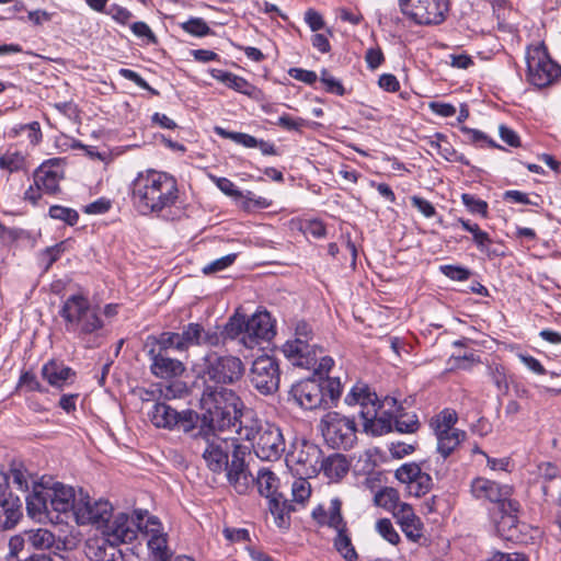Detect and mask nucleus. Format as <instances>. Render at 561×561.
<instances>
[{"instance_id":"7c9ffc66","label":"nucleus","mask_w":561,"mask_h":561,"mask_svg":"<svg viewBox=\"0 0 561 561\" xmlns=\"http://www.w3.org/2000/svg\"><path fill=\"white\" fill-rule=\"evenodd\" d=\"M350 466L346 456L336 453L320 461L319 472L322 471L328 479L337 482L347 474Z\"/></svg>"},{"instance_id":"2eb2a0df","label":"nucleus","mask_w":561,"mask_h":561,"mask_svg":"<svg viewBox=\"0 0 561 561\" xmlns=\"http://www.w3.org/2000/svg\"><path fill=\"white\" fill-rule=\"evenodd\" d=\"M148 415L156 427L168 430L179 428L185 433L193 431L199 420L197 412L193 410L179 412L162 401L156 402Z\"/></svg>"},{"instance_id":"c85d7f7f","label":"nucleus","mask_w":561,"mask_h":561,"mask_svg":"<svg viewBox=\"0 0 561 561\" xmlns=\"http://www.w3.org/2000/svg\"><path fill=\"white\" fill-rule=\"evenodd\" d=\"M23 517V504L19 496L9 493L0 503V528L3 530L14 528Z\"/></svg>"},{"instance_id":"cd10ccee","label":"nucleus","mask_w":561,"mask_h":561,"mask_svg":"<svg viewBox=\"0 0 561 561\" xmlns=\"http://www.w3.org/2000/svg\"><path fill=\"white\" fill-rule=\"evenodd\" d=\"M25 504L27 515L32 518L49 514V488L34 482L32 492L25 499Z\"/></svg>"},{"instance_id":"dca6fc26","label":"nucleus","mask_w":561,"mask_h":561,"mask_svg":"<svg viewBox=\"0 0 561 561\" xmlns=\"http://www.w3.org/2000/svg\"><path fill=\"white\" fill-rule=\"evenodd\" d=\"M322 450L309 440L302 439L293 445V450L287 455L286 461L293 466L296 473L307 478L319 472Z\"/></svg>"},{"instance_id":"423d86ee","label":"nucleus","mask_w":561,"mask_h":561,"mask_svg":"<svg viewBox=\"0 0 561 561\" xmlns=\"http://www.w3.org/2000/svg\"><path fill=\"white\" fill-rule=\"evenodd\" d=\"M196 378L203 385L229 387L240 382L245 374V365L239 356L208 351L194 368Z\"/></svg>"},{"instance_id":"4468645a","label":"nucleus","mask_w":561,"mask_h":561,"mask_svg":"<svg viewBox=\"0 0 561 561\" xmlns=\"http://www.w3.org/2000/svg\"><path fill=\"white\" fill-rule=\"evenodd\" d=\"M251 386L262 396H271L279 388L280 369L278 360L268 355L256 357L249 373Z\"/></svg>"},{"instance_id":"aec40b11","label":"nucleus","mask_w":561,"mask_h":561,"mask_svg":"<svg viewBox=\"0 0 561 561\" xmlns=\"http://www.w3.org/2000/svg\"><path fill=\"white\" fill-rule=\"evenodd\" d=\"M202 324L190 322L182 328V332L164 331L158 336L163 345H170L179 353H185L193 346H202Z\"/></svg>"},{"instance_id":"052dcab7","label":"nucleus","mask_w":561,"mask_h":561,"mask_svg":"<svg viewBox=\"0 0 561 561\" xmlns=\"http://www.w3.org/2000/svg\"><path fill=\"white\" fill-rule=\"evenodd\" d=\"M438 153L447 161L470 165L469 160L462 153L457 152L447 139L443 146L438 145Z\"/></svg>"},{"instance_id":"473e14b6","label":"nucleus","mask_w":561,"mask_h":561,"mask_svg":"<svg viewBox=\"0 0 561 561\" xmlns=\"http://www.w3.org/2000/svg\"><path fill=\"white\" fill-rule=\"evenodd\" d=\"M268 511L279 528H287L290 525V513L295 507L283 493H279L268 500Z\"/></svg>"},{"instance_id":"f3484780","label":"nucleus","mask_w":561,"mask_h":561,"mask_svg":"<svg viewBox=\"0 0 561 561\" xmlns=\"http://www.w3.org/2000/svg\"><path fill=\"white\" fill-rule=\"evenodd\" d=\"M113 516V506L108 501H93L81 489L78 492L77 510L75 517L79 525H94L101 528Z\"/></svg>"},{"instance_id":"1a4fd4ad","label":"nucleus","mask_w":561,"mask_h":561,"mask_svg":"<svg viewBox=\"0 0 561 561\" xmlns=\"http://www.w3.org/2000/svg\"><path fill=\"white\" fill-rule=\"evenodd\" d=\"M282 352L294 366L312 369L316 375H328L334 366L333 358L324 355L319 344H304L301 341L296 344L284 343Z\"/></svg>"},{"instance_id":"09e8293b","label":"nucleus","mask_w":561,"mask_h":561,"mask_svg":"<svg viewBox=\"0 0 561 561\" xmlns=\"http://www.w3.org/2000/svg\"><path fill=\"white\" fill-rule=\"evenodd\" d=\"M180 26L186 33L197 37H203L213 33L211 28L202 18H191L188 21L181 23Z\"/></svg>"},{"instance_id":"8fccbe9b","label":"nucleus","mask_w":561,"mask_h":561,"mask_svg":"<svg viewBox=\"0 0 561 561\" xmlns=\"http://www.w3.org/2000/svg\"><path fill=\"white\" fill-rule=\"evenodd\" d=\"M24 156L19 151H8L0 156V169L9 172H16L21 170L24 167Z\"/></svg>"},{"instance_id":"a211bd4d","label":"nucleus","mask_w":561,"mask_h":561,"mask_svg":"<svg viewBox=\"0 0 561 561\" xmlns=\"http://www.w3.org/2000/svg\"><path fill=\"white\" fill-rule=\"evenodd\" d=\"M470 490L474 499L496 504L497 510L506 502L514 500L512 499L513 488L511 485L500 484L482 477L472 480Z\"/></svg>"},{"instance_id":"3c124183","label":"nucleus","mask_w":561,"mask_h":561,"mask_svg":"<svg viewBox=\"0 0 561 561\" xmlns=\"http://www.w3.org/2000/svg\"><path fill=\"white\" fill-rule=\"evenodd\" d=\"M65 249V241H61L53 247L46 248L41 252L39 260L45 271H48L49 267L59 260Z\"/></svg>"},{"instance_id":"5fc2aeb1","label":"nucleus","mask_w":561,"mask_h":561,"mask_svg":"<svg viewBox=\"0 0 561 561\" xmlns=\"http://www.w3.org/2000/svg\"><path fill=\"white\" fill-rule=\"evenodd\" d=\"M461 201L471 214H479L484 218L488 216V203L485 201L468 193L461 195Z\"/></svg>"},{"instance_id":"69168bd1","label":"nucleus","mask_w":561,"mask_h":561,"mask_svg":"<svg viewBox=\"0 0 561 561\" xmlns=\"http://www.w3.org/2000/svg\"><path fill=\"white\" fill-rule=\"evenodd\" d=\"M202 345H207L210 347H217L225 343L226 336L224 333V330L221 332H218L216 330H208L206 331L205 328L202 325Z\"/></svg>"},{"instance_id":"393cba45","label":"nucleus","mask_w":561,"mask_h":561,"mask_svg":"<svg viewBox=\"0 0 561 561\" xmlns=\"http://www.w3.org/2000/svg\"><path fill=\"white\" fill-rule=\"evenodd\" d=\"M186 392V385L175 380L170 383H153L149 389H139V397L144 402H161V399L172 400L182 398Z\"/></svg>"},{"instance_id":"bb28decb","label":"nucleus","mask_w":561,"mask_h":561,"mask_svg":"<svg viewBox=\"0 0 561 561\" xmlns=\"http://www.w3.org/2000/svg\"><path fill=\"white\" fill-rule=\"evenodd\" d=\"M76 371L66 366L62 362L50 359L42 367V376L47 382L58 389L72 383L76 378Z\"/></svg>"},{"instance_id":"7ed1b4c3","label":"nucleus","mask_w":561,"mask_h":561,"mask_svg":"<svg viewBox=\"0 0 561 561\" xmlns=\"http://www.w3.org/2000/svg\"><path fill=\"white\" fill-rule=\"evenodd\" d=\"M199 403L213 431L239 427L241 415L248 410L234 390L219 385H203Z\"/></svg>"},{"instance_id":"bf43d9fd","label":"nucleus","mask_w":561,"mask_h":561,"mask_svg":"<svg viewBox=\"0 0 561 561\" xmlns=\"http://www.w3.org/2000/svg\"><path fill=\"white\" fill-rule=\"evenodd\" d=\"M460 130L466 136V139L472 144L486 142L491 148L503 149L502 146L497 145L493 139H490L484 133L478 129L462 126Z\"/></svg>"},{"instance_id":"338daca9","label":"nucleus","mask_w":561,"mask_h":561,"mask_svg":"<svg viewBox=\"0 0 561 561\" xmlns=\"http://www.w3.org/2000/svg\"><path fill=\"white\" fill-rule=\"evenodd\" d=\"M276 125L286 130L301 131L304 127L308 126V122L301 117L293 118L290 115L284 114L278 118Z\"/></svg>"},{"instance_id":"ddd939ff","label":"nucleus","mask_w":561,"mask_h":561,"mask_svg":"<svg viewBox=\"0 0 561 561\" xmlns=\"http://www.w3.org/2000/svg\"><path fill=\"white\" fill-rule=\"evenodd\" d=\"M321 424L322 434L333 448L350 449L354 446L357 439L354 419L333 411L322 417Z\"/></svg>"},{"instance_id":"0eeeda50","label":"nucleus","mask_w":561,"mask_h":561,"mask_svg":"<svg viewBox=\"0 0 561 561\" xmlns=\"http://www.w3.org/2000/svg\"><path fill=\"white\" fill-rule=\"evenodd\" d=\"M348 405L359 404V415L363 420L364 432L373 436H381L393 430V415L388 411L380 412L377 394L367 385L357 383L345 397Z\"/></svg>"},{"instance_id":"b1692460","label":"nucleus","mask_w":561,"mask_h":561,"mask_svg":"<svg viewBox=\"0 0 561 561\" xmlns=\"http://www.w3.org/2000/svg\"><path fill=\"white\" fill-rule=\"evenodd\" d=\"M59 160L50 159L44 162L34 173V184L43 188V192L54 195L59 192V182L62 173L59 170Z\"/></svg>"},{"instance_id":"6e6552de","label":"nucleus","mask_w":561,"mask_h":561,"mask_svg":"<svg viewBox=\"0 0 561 561\" xmlns=\"http://www.w3.org/2000/svg\"><path fill=\"white\" fill-rule=\"evenodd\" d=\"M60 317L65 320L66 330L84 339L96 334L103 329L104 322L100 316V308L92 306L82 294L69 296L61 306Z\"/></svg>"},{"instance_id":"0e129e2a","label":"nucleus","mask_w":561,"mask_h":561,"mask_svg":"<svg viewBox=\"0 0 561 561\" xmlns=\"http://www.w3.org/2000/svg\"><path fill=\"white\" fill-rule=\"evenodd\" d=\"M11 477L13 479V483L22 491L28 490V479L26 470L24 469L22 463H12L10 469Z\"/></svg>"},{"instance_id":"a19ab883","label":"nucleus","mask_w":561,"mask_h":561,"mask_svg":"<svg viewBox=\"0 0 561 561\" xmlns=\"http://www.w3.org/2000/svg\"><path fill=\"white\" fill-rule=\"evenodd\" d=\"M374 503L393 514L403 502H400L399 493L396 489L383 488L375 494Z\"/></svg>"},{"instance_id":"5701e85b","label":"nucleus","mask_w":561,"mask_h":561,"mask_svg":"<svg viewBox=\"0 0 561 561\" xmlns=\"http://www.w3.org/2000/svg\"><path fill=\"white\" fill-rule=\"evenodd\" d=\"M497 512L500 514V518L494 519L496 533L504 539H511L519 523V514L522 512L520 503L514 499L513 501L503 504Z\"/></svg>"},{"instance_id":"13d9d810","label":"nucleus","mask_w":561,"mask_h":561,"mask_svg":"<svg viewBox=\"0 0 561 561\" xmlns=\"http://www.w3.org/2000/svg\"><path fill=\"white\" fill-rule=\"evenodd\" d=\"M439 271L446 277L458 282L469 279L472 274L471 271L467 267L451 264L440 265Z\"/></svg>"},{"instance_id":"e2e57ef3","label":"nucleus","mask_w":561,"mask_h":561,"mask_svg":"<svg viewBox=\"0 0 561 561\" xmlns=\"http://www.w3.org/2000/svg\"><path fill=\"white\" fill-rule=\"evenodd\" d=\"M236 259H237L236 253H231V254L225 255L220 259H217V260L213 261L211 263L207 264L206 266H204L203 273L208 275L211 273L220 272V271L229 267L230 265H232L233 262L236 261Z\"/></svg>"},{"instance_id":"20e7f679","label":"nucleus","mask_w":561,"mask_h":561,"mask_svg":"<svg viewBox=\"0 0 561 561\" xmlns=\"http://www.w3.org/2000/svg\"><path fill=\"white\" fill-rule=\"evenodd\" d=\"M236 432L240 439L251 443L254 454L261 460H278L286 449L280 428L257 417L253 410H247L241 415Z\"/></svg>"},{"instance_id":"79ce46f5","label":"nucleus","mask_w":561,"mask_h":561,"mask_svg":"<svg viewBox=\"0 0 561 561\" xmlns=\"http://www.w3.org/2000/svg\"><path fill=\"white\" fill-rule=\"evenodd\" d=\"M458 420L457 413L454 410L445 409L434 416L431 421V427L434 433L446 434L449 431H455L454 425Z\"/></svg>"},{"instance_id":"ea45409f","label":"nucleus","mask_w":561,"mask_h":561,"mask_svg":"<svg viewBox=\"0 0 561 561\" xmlns=\"http://www.w3.org/2000/svg\"><path fill=\"white\" fill-rule=\"evenodd\" d=\"M333 546L344 560L356 561L358 559V554L352 543L350 529L336 534L333 539Z\"/></svg>"},{"instance_id":"72a5a7b5","label":"nucleus","mask_w":561,"mask_h":561,"mask_svg":"<svg viewBox=\"0 0 561 561\" xmlns=\"http://www.w3.org/2000/svg\"><path fill=\"white\" fill-rule=\"evenodd\" d=\"M253 479L250 489L256 484L259 493L270 500L273 495L279 494L278 491V478L274 472L268 469H261L257 477Z\"/></svg>"},{"instance_id":"2f4dec72","label":"nucleus","mask_w":561,"mask_h":561,"mask_svg":"<svg viewBox=\"0 0 561 561\" xmlns=\"http://www.w3.org/2000/svg\"><path fill=\"white\" fill-rule=\"evenodd\" d=\"M85 554L90 561H123L118 546L102 539L87 545Z\"/></svg>"},{"instance_id":"f257e3e1","label":"nucleus","mask_w":561,"mask_h":561,"mask_svg":"<svg viewBox=\"0 0 561 561\" xmlns=\"http://www.w3.org/2000/svg\"><path fill=\"white\" fill-rule=\"evenodd\" d=\"M199 435L205 440L203 458L207 468L214 473H226L230 485L239 494H247L253 482L245 456L249 447L239 443L238 438H224L216 434Z\"/></svg>"},{"instance_id":"39448f33","label":"nucleus","mask_w":561,"mask_h":561,"mask_svg":"<svg viewBox=\"0 0 561 561\" xmlns=\"http://www.w3.org/2000/svg\"><path fill=\"white\" fill-rule=\"evenodd\" d=\"M342 393L339 378L316 375L291 386L289 398L306 410L330 409L336 405Z\"/></svg>"},{"instance_id":"4d7b16f0","label":"nucleus","mask_w":561,"mask_h":561,"mask_svg":"<svg viewBox=\"0 0 561 561\" xmlns=\"http://www.w3.org/2000/svg\"><path fill=\"white\" fill-rule=\"evenodd\" d=\"M433 486V480L432 477L423 472L421 470L420 474H417V478H415L414 482L411 484L410 492L413 493L415 496L420 497L422 495H425L431 491Z\"/></svg>"},{"instance_id":"37998d69","label":"nucleus","mask_w":561,"mask_h":561,"mask_svg":"<svg viewBox=\"0 0 561 561\" xmlns=\"http://www.w3.org/2000/svg\"><path fill=\"white\" fill-rule=\"evenodd\" d=\"M301 341L304 344H318L316 332L312 325L306 320H298L294 324V337L287 340L285 343H293Z\"/></svg>"},{"instance_id":"412c9836","label":"nucleus","mask_w":561,"mask_h":561,"mask_svg":"<svg viewBox=\"0 0 561 561\" xmlns=\"http://www.w3.org/2000/svg\"><path fill=\"white\" fill-rule=\"evenodd\" d=\"M134 520L125 513H118L101 526L103 539L119 546L121 543L131 542L137 537V529L134 527Z\"/></svg>"},{"instance_id":"4be33fe9","label":"nucleus","mask_w":561,"mask_h":561,"mask_svg":"<svg viewBox=\"0 0 561 561\" xmlns=\"http://www.w3.org/2000/svg\"><path fill=\"white\" fill-rule=\"evenodd\" d=\"M311 516L318 526L332 528L336 534L348 529L347 522L342 514V501L339 497H333L330 501L328 510H325L323 505H318L312 511Z\"/></svg>"},{"instance_id":"de8ad7c7","label":"nucleus","mask_w":561,"mask_h":561,"mask_svg":"<svg viewBox=\"0 0 561 561\" xmlns=\"http://www.w3.org/2000/svg\"><path fill=\"white\" fill-rule=\"evenodd\" d=\"M226 339H236L240 334H247V318L240 314H233L224 327Z\"/></svg>"},{"instance_id":"49530a36","label":"nucleus","mask_w":561,"mask_h":561,"mask_svg":"<svg viewBox=\"0 0 561 561\" xmlns=\"http://www.w3.org/2000/svg\"><path fill=\"white\" fill-rule=\"evenodd\" d=\"M49 217L64 221L69 226H75L79 220V214L76 209L61 205H53L48 210Z\"/></svg>"},{"instance_id":"4c0bfd02","label":"nucleus","mask_w":561,"mask_h":561,"mask_svg":"<svg viewBox=\"0 0 561 561\" xmlns=\"http://www.w3.org/2000/svg\"><path fill=\"white\" fill-rule=\"evenodd\" d=\"M0 240L4 245L19 247L23 243L31 242L32 238L30 232L24 229L7 227L0 224Z\"/></svg>"},{"instance_id":"c03bdc74","label":"nucleus","mask_w":561,"mask_h":561,"mask_svg":"<svg viewBox=\"0 0 561 561\" xmlns=\"http://www.w3.org/2000/svg\"><path fill=\"white\" fill-rule=\"evenodd\" d=\"M148 548L159 561H167L172 557L168 549L167 536L163 534L152 535L148 540Z\"/></svg>"},{"instance_id":"f704fd0d","label":"nucleus","mask_w":561,"mask_h":561,"mask_svg":"<svg viewBox=\"0 0 561 561\" xmlns=\"http://www.w3.org/2000/svg\"><path fill=\"white\" fill-rule=\"evenodd\" d=\"M437 451L444 459L449 457L460 443L466 438V432L461 430L449 431L446 434L436 433Z\"/></svg>"},{"instance_id":"9d476101","label":"nucleus","mask_w":561,"mask_h":561,"mask_svg":"<svg viewBox=\"0 0 561 561\" xmlns=\"http://www.w3.org/2000/svg\"><path fill=\"white\" fill-rule=\"evenodd\" d=\"M145 347L150 359V373L160 379H175L181 377L186 367L180 359L170 356V345H163L159 336L149 335Z\"/></svg>"},{"instance_id":"680f3d73","label":"nucleus","mask_w":561,"mask_h":561,"mask_svg":"<svg viewBox=\"0 0 561 561\" xmlns=\"http://www.w3.org/2000/svg\"><path fill=\"white\" fill-rule=\"evenodd\" d=\"M320 80L325 85V91L328 93H333L340 96L345 94L346 91L342 82L332 77L327 69L321 70Z\"/></svg>"},{"instance_id":"c9c22d12","label":"nucleus","mask_w":561,"mask_h":561,"mask_svg":"<svg viewBox=\"0 0 561 561\" xmlns=\"http://www.w3.org/2000/svg\"><path fill=\"white\" fill-rule=\"evenodd\" d=\"M210 73L213 78L222 82L228 88L247 95L251 94L253 87L247 79L220 69H213Z\"/></svg>"},{"instance_id":"f8f14e48","label":"nucleus","mask_w":561,"mask_h":561,"mask_svg":"<svg viewBox=\"0 0 561 561\" xmlns=\"http://www.w3.org/2000/svg\"><path fill=\"white\" fill-rule=\"evenodd\" d=\"M527 79L538 88H546L561 77V66L553 61L543 46L528 49Z\"/></svg>"},{"instance_id":"c756f323","label":"nucleus","mask_w":561,"mask_h":561,"mask_svg":"<svg viewBox=\"0 0 561 561\" xmlns=\"http://www.w3.org/2000/svg\"><path fill=\"white\" fill-rule=\"evenodd\" d=\"M393 517L401 526V530L404 535L416 541L422 536L421 520L415 515L412 506L408 503H402L400 507L393 513Z\"/></svg>"},{"instance_id":"6ab92c4d","label":"nucleus","mask_w":561,"mask_h":561,"mask_svg":"<svg viewBox=\"0 0 561 561\" xmlns=\"http://www.w3.org/2000/svg\"><path fill=\"white\" fill-rule=\"evenodd\" d=\"M276 334L272 317L267 311H260L247 319V334L241 342L248 348H253L261 341H270Z\"/></svg>"},{"instance_id":"e433bc0d","label":"nucleus","mask_w":561,"mask_h":561,"mask_svg":"<svg viewBox=\"0 0 561 561\" xmlns=\"http://www.w3.org/2000/svg\"><path fill=\"white\" fill-rule=\"evenodd\" d=\"M393 426L399 433L413 434L419 431L421 423L415 413L405 412L402 407H399L393 415Z\"/></svg>"},{"instance_id":"9b49d317","label":"nucleus","mask_w":561,"mask_h":561,"mask_svg":"<svg viewBox=\"0 0 561 561\" xmlns=\"http://www.w3.org/2000/svg\"><path fill=\"white\" fill-rule=\"evenodd\" d=\"M401 13L416 25H439L449 11V0H399Z\"/></svg>"},{"instance_id":"a878e982","label":"nucleus","mask_w":561,"mask_h":561,"mask_svg":"<svg viewBox=\"0 0 561 561\" xmlns=\"http://www.w3.org/2000/svg\"><path fill=\"white\" fill-rule=\"evenodd\" d=\"M78 493L72 486L64 485L62 483H55L49 488V507L50 511L57 513H69L77 510Z\"/></svg>"},{"instance_id":"f03ea898","label":"nucleus","mask_w":561,"mask_h":561,"mask_svg":"<svg viewBox=\"0 0 561 561\" xmlns=\"http://www.w3.org/2000/svg\"><path fill=\"white\" fill-rule=\"evenodd\" d=\"M179 199L176 179L152 169L139 172L130 184V201L140 215L160 214Z\"/></svg>"},{"instance_id":"6e6d98bb","label":"nucleus","mask_w":561,"mask_h":561,"mask_svg":"<svg viewBox=\"0 0 561 561\" xmlns=\"http://www.w3.org/2000/svg\"><path fill=\"white\" fill-rule=\"evenodd\" d=\"M421 470V467L415 462L404 463L396 470V478L411 486Z\"/></svg>"},{"instance_id":"864d4df0","label":"nucleus","mask_w":561,"mask_h":561,"mask_svg":"<svg viewBox=\"0 0 561 561\" xmlns=\"http://www.w3.org/2000/svg\"><path fill=\"white\" fill-rule=\"evenodd\" d=\"M291 493L294 501L297 503H304L310 497L311 488L310 483L307 481V477L300 476V478L294 481Z\"/></svg>"},{"instance_id":"603ef678","label":"nucleus","mask_w":561,"mask_h":561,"mask_svg":"<svg viewBox=\"0 0 561 561\" xmlns=\"http://www.w3.org/2000/svg\"><path fill=\"white\" fill-rule=\"evenodd\" d=\"M378 534L391 545H397L400 541V536L394 529L392 523L388 518H380L376 523Z\"/></svg>"},{"instance_id":"58836bf2","label":"nucleus","mask_w":561,"mask_h":561,"mask_svg":"<svg viewBox=\"0 0 561 561\" xmlns=\"http://www.w3.org/2000/svg\"><path fill=\"white\" fill-rule=\"evenodd\" d=\"M27 543L35 549H49L55 543V536L51 531L43 528L24 531Z\"/></svg>"},{"instance_id":"774afa93","label":"nucleus","mask_w":561,"mask_h":561,"mask_svg":"<svg viewBox=\"0 0 561 561\" xmlns=\"http://www.w3.org/2000/svg\"><path fill=\"white\" fill-rule=\"evenodd\" d=\"M19 387H25L28 391L46 392L36 375L32 371H24L19 379Z\"/></svg>"},{"instance_id":"a18cd8bd","label":"nucleus","mask_w":561,"mask_h":561,"mask_svg":"<svg viewBox=\"0 0 561 561\" xmlns=\"http://www.w3.org/2000/svg\"><path fill=\"white\" fill-rule=\"evenodd\" d=\"M488 374L496 389L502 393H507L510 387L505 367L497 363L490 364Z\"/></svg>"}]
</instances>
